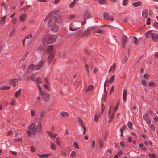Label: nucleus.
Returning <instances> with one entry per match:
<instances>
[{
    "label": "nucleus",
    "mask_w": 158,
    "mask_h": 158,
    "mask_svg": "<svg viewBox=\"0 0 158 158\" xmlns=\"http://www.w3.org/2000/svg\"><path fill=\"white\" fill-rule=\"evenodd\" d=\"M62 21L60 15L58 14L48 21V25L49 27H51L52 31L57 32L58 31L59 27L58 26L55 24V22H56L57 23H61Z\"/></svg>",
    "instance_id": "obj_1"
},
{
    "label": "nucleus",
    "mask_w": 158,
    "mask_h": 158,
    "mask_svg": "<svg viewBox=\"0 0 158 158\" xmlns=\"http://www.w3.org/2000/svg\"><path fill=\"white\" fill-rule=\"evenodd\" d=\"M56 38V35H46L43 38V44L44 45L46 46L48 44L52 43L55 42Z\"/></svg>",
    "instance_id": "obj_2"
},
{
    "label": "nucleus",
    "mask_w": 158,
    "mask_h": 158,
    "mask_svg": "<svg viewBox=\"0 0 158 158\" xmlns=\"http://www.w3.org/2000/svg\"><path fill=\"white\" fill-rule=\"evenodd\" d=\"M35 127V123H33L28 127L29 130L27 131V133L29 136H31L32 135H35L36 133L37 130Z\"/></svg>",
    "instance_id": "obj_3"
},
{
    "label": "nucleus",
    "mask_w": 158,
    "mask_h": 158,
    "mask_svg": "<svg viewBox=\"0 0 158 158\" xmlns=\"http://www.w3.org/2000/svg\"><path fill=\"white\" fill-rule=\"evenodd\" d=\"M146 36L148 38H151L155 42L158 41V34L152 33L151 31H148L146 33Z\"/></svg>",
    "instance_id": "obj_4"
},
{
    "label": "nucleus",
    "mask_w": 158,
    "mask_h": 158,
    "mask_svg": "<svg viewBox=\"0 0 158 158\" xmlns=\"http://www.w3.org/2000/svg\"><path fill=\"white\" fill-rule=\"evenodd\" d=\"M79 24L77 23H73L70 25L69 29L71 31H74L80 28Z\"/></svg>",
    "instance_id": "obj_5"
},
{
    "label": "nucleus",
    "mask_w": 158,
    "mask_h": 158,
    "mask_svg": "<svg viewBox=\"0 0 158 158\" xmlns=\"http://www.w3.org/2000/svg\"><path fill=\"white\" fill-rule=\"evenodd\" d=\"M113 110V106L112 105H110L108 113V117L110 118L109 122H111L112 121L114 116V114L112 113Z\"/></svg>",
    "instance_id": "obj_6"
},
{
    "label": "nucleus",
    "mask_w": 158,
    "mask_h": 158,
    "mask_svg": "<svg viewBox=\"0 0 158 158\" xmlns=\"http://www.w3.org/2000/svg\"><path fill=\"white\" fill-rule=\"evenodd\" d=\"M90 17V12L89 11H86L84 14L83 16V20L84 21H82L81 23L82 25L85 24L86 23L87 19Z\"/></svg>",
    "instance_id": "obj_7"
},
{
    "label": "nucleus",
    "mask_w": 158,
    "mask_h": 158,
    "mask_svg": "<svg viewBox=\"0 0 158 158\" xmlns=\"http://www.w3.org/2000/svg\"><path fill=\"white\" fill-rule=\"evenodd\" d=\"M94 27H89L87 30L84 32L81 35V37H84L87 36L90 34V31H93L94 29Z\"/></svg>",
    "instance_id": "obj_8"
},
{
    "label": "nucleus",
    "mask_w": 158,
    "mask_h": 158,
    "mask_svg": "<svg viewBox=\"0 0 158 158\" xmlns=\"http://www.w3.org/2000/svg\"><path fill=\"white\" fill-rule=\"evenodd\" d=\"M114 77V75H113L111 77V81H110L109 80H106L104 83V92L106 93V86H108L109 84L111 83L113 81Z\"/></svg>",
    "instance_id": "obj_9"
},
{
    "label": "nucleus",
    "mask_w": 158,
    "mask_h": 158,
    "mask_svg": "<svg viewBox=\"0 0 158 158\" xmlns=\"http://www.w3.org/2000/svg\"><path fill=\"white\" fill-rule=\"evenodd\" d=\"M40 95L42 96L43 100L45 102H47L48 101L50 98V95L44 92H42L41 94H40Z\"/></svg>",
    "instance_id": "obj_10"
},
{
    "label": "nucleus",
    "mask_w": 158,
    "mask_h": 158,
    "mask_svg": "<svg viewBox=\"0 0 158 158\" xmlns=\"http://www.w3.org/2000/svg\"><path fill=\"white\" fill-rule=\"evenodd\" d=\"M58 12L57 10H55L53 11H51V12L49 13L46 16L45 18L44 19V22H45L47 21L49 18H50L52 16L54 15L56 13H57Z\"/></svg>",
    "instance_id": "obj_11"
},
{
    "label": "nucleus",
    "mask_w": 158,
    "mask_h": 158,
    "mask_svg": "<svg viewBox=\"0 0 158 158\" xmlns=\"http://www.w3.org/2000/svg\"><path fill=\"white\" fill-rule=\"evenodd\" d=\"M58 12L57 10H55L53 11H51V12L49 13L46 16L45 18L44 19V22H45L47 21L49 18H50L52 16L54 15L56 13H57Z\"/></svg>",
    "instance_id": "obj_12"
},
{
    "label": "nucleus",
    "mask_w": 158,
    "mask_h": 158,
    "mask_svg": "<svg viewBox=\"0 0 158 158\" xmlns=\"http://www.w3.org/2000/svg\"><path fill=\"white\" fill-rule=\"evenodd\" d=\"M58 12L57 10H55L53 11H51V12L49 13L46 16L45 18L44 19V22H45L47 21L49 18H50L52 16L54 15L56 13H57Z\"/></svg>",
    "instance_id": "obj_13"
},
{
    "label": "nucleus",
    "mask_w": 158,
    "mask_h": 158,
    "mask_svg": "<svg viewBox=\"0 0 158 158\" xmlns=\"http://www.w3.org/2000/svg\"><path fill=\"white\" fill-rule=\"evenodd\" d=\"M44 60H42L40 62L36 65L35 67V70H38L40 69L42 66L44 65Z\"/></svg>",
    "instance_id": "obj_14"
},
{
    "label": "nucleus",
    "mask_w": 158,
    "mask_h": 158,
    "mask_svg": "<svg viewBox=\"0 0 158 158\" xmlns=\"http://www.w3.org/2000/svg\"><path fill=\"white\" fill-rule=\"evenodd\" d=\"M55 54V52L54 51H52L49 54L48 57V62L51 63L52 61Z\"/></svg>",
    "instance_id": "obj_15"
},
{
    "label": "nucleus",
    "mask_w": 158,
    "mask_h": 158,
    "mask_svg": "<svg viewBox=\"0 0 158 158\" xmlns=\"http://www.w3.org/2000/svg\"><path fill=\"white\" fill-rule=\"evenodd\" d=\"M27 16V14H22L19 16V19L20 21L21 22H23Z\"/></svg>",
    "instance_id": "obj_16"
},
{
    "label": "nucleus",
    "mask_w": 158,
    "mask_h": 158,
    "mask_svg": "<svg viewBox=\"0 0 158 158\" xmlns=\"http://www.w3.org/2000/svg\"><path fill=\"white\" fill-rule=\"evenodd\" d=\"M104 18L108 20H110L111 21H114V19L113 17L110 15H109L108 13H105L104 14Z\"/></svg>",
    "instance_id": "obj_17"
},
{
    "label": "nucleus",
    "mask_w": 158,
    "mask_h": 158,
    "mask_svg": "<svg viewBox=\"0 0 158 158\" xmlns=\"http://www.w3.org/2000/svg\"><path fill=\"white\" fill-rule=\"evenodd\" d=\"M47 132L48 135V136L51 139L55 138L58 135L57 134L52 133L49 131H47Z\"/></svg>",
    "instance_id": "obj_18"
},
{
    "label": "nucleus",
    "mask_w": 158,
    "mask_h": 158,
    "mask_svg": "<svg viewBox=\"0 0 158 158\" xmlns=\"http://www.w3.org/2000/svg\"><path fill=\"white\" fill-rule=\"evenodd\" d=\"M127 38L126 36H123L122 37V45L123 47H124L125 46L126 43L127 42Z\"/></svg>",
    "instance_id": "obj_19"
},
{
    "label": "nucleus",
    "mask_w": 158,
    "mask_h": 158,
    "mask_svg": "<svg viewBox=\"0 0 158 158\" xmlns=\"http://www.w3.org/2000/svg\"><path fill=\"white\" fill-rule=\"evenodd\" d=\"M148 114L147 113H145L143 116V118L146 121L148 124L149 125L151 123V122L148 118Z\"/></svg>",
    "instance_id": "obj_20"
},
{
    "label": "nucleus",
    "mask_w": 158,
    "mask_h": 158,
    "mask_svg": "<svg viewBox=\"0 0 158 158\" xmlns=\"http://www.w3.org/2000/svg\"><path fill=\"white\" fill-rule=\"evenodd\" d=\"M60 114L63 118L68 117L69 115V113L64 111L60 112Z\"/></svg>",
    "instance_id": "obj_21"
},
{
    "label": "nucleus",
    "mask_w": 158,
    "mask_h": 158,
    "mask_svg": "<svg viewBox=\"0 0 158 158\" xmlns=\"http://www.w3.org/2000/svg\"><path fill=\"white\" fill-rule=\"evenodd\" d=\"M19 80H20V79H19ZM19 80V79L16 78L15 79H12L10 81V83L13 85L14 86H16L15 83L17 82Z\"/></svg>",
    "instance_id": "obj_22"
},
{
    "label": "nucleus",
    "mask_w": 158,
    "mask_h": 158,
    "mask_svg": "<svg viewBox=\"0 0 158 158\" xmlns=\"http://www.w3.org/2000/svg\"><path fill=\"white\" fill-rule=\"evenodd\" d=\"M116 67V63H114L113 64V65H112L110 67V68L109 70V73H110L112 71L113 72H114L115 69Z\"/></svg>",
    "instance_id": "obj_23"
},
{
    "label": "nucleus",
    "mask_w": 158,
    "mask_h": 158,
    "mask_svg": "<svg viewBox=\"0 0 158 158\" xmlns=\"http://www.w3.org/2000/svg\"><path fill=\"white\" fill-rule=\"evenodd\" d=\"M148 10L146 9H144L142 12V15L144 18H147L148 16Z\"/></svg>",
    "instance_id": "obj_24"
},
{
    "label": "nucleus",
    "mask_w": 158,
    "mask_h": 158,
    "mask_svg": "<svg viewBox=\"0 0 158 158\" xmlns=\"http://www.w3.org/2000/svg\"><path fill=\"white\" fill-rule=\"evenodd\" d=\"M93 34H95L96 33H98L101 34H102L104 32V31L99 29H97L95 30H93Z\"/></svg>",
    "instance_id": "obj_25"
},
{
    "label": "nucleus",
    "mask_w": 158,
    "mask_h": 158,
    "mask_svg": "<svg viewBox=\"0 0 158 158\" xmlns=\"http://www.w3.org/2000/svg\"><path fill=\"white\" fill-rule=\"evenodd\" d=\"M119 105V102H118L116 104V106L114 107L113 106V110L112 113L114 114L115 111L118 108Z\"/></svg>",
    "instance_id": "obj_26"
},
{
    "label": "nucleus",
    "mask_w": 158,
    "mask_h": 158,
    "mask_svg": "<svg viewBox=\"0 0 158 158\" xmlns=\"http://www.w3.org/2000/svg\"><path fill=\"white\" fill-rule=\"evenodd\" d=\"M101 116V114L100 113H97L94 116V121L96 122H98V119L99 117Z\"/></svg>",
    "instance_id": "obj_27"
},
{
    "label": "nucleus",
    "mask_w": 158,
    "mask_h": 158,
    "mask_svg": "<svg viewBox=\"0 0 158 158\" xmlns=\"http://www.w3.org/2000/svg\"><path fill=\"white\" fill-rule=\"evenodd\" d=\"M127 92L126 90L124 89L123 91V100L124 102L126 101Z\"/></svg>",
    "instance_id": "obj_28"
},
{
    "label": "nucleus",
    "mask_w": 158,
    "mask_h": 158,
    "mask_svg": "<svg viewBox=\"0 0 158 158\" xmlns=\"http://www.w3.org/2000/svg\"><path fill=\"white\" fill-rule=\"evenodd\" d=\"M78 120L79 121V122L82 127H84L85 126V124L84 122V121L82 120V119L79 117H78Z\"/></svg>",
    "instance_id": "obj_29"
},
{
    "label": "nucleus",
    "mask_w": 158,
    "mask_h": 158,
    "mask_svg": "<svg viewBox=\"0 0 158 158\" xmlns=\"http://www.w3.org/2000/svg\"><path fill=\"white\" fill-rule=\"evenodd\" d=\"M32 37V34L30 33L29 35H27L25 37V39H30V41L29 42V44H30L31 43V42L32 41V40H31V38Z\"/></svg>",
    "instance_id": "obj_30"
},
{
    "label": "nucleus",
    "mask_w": 158,
    "mask_h": 158,
    "mask_svg": "<svg viewBox=\"0 0 158 158\" xmlns=\"http://www.w3.org/2000/svg\"><path fill=\"white\" fill-rule=\"evenodd\" d=\"M54 48L53 46L52 45H50L48 46L47 49V53H49Z\"/></svg>",
    "instance_id": "obj_31"
},
{
    "label": "nucleus",
    "mask_w": 158,
    "mask_h": 158,
    "mask_svg": "<svg viewBox=\"0 0 158 158\" xmlns=\"http://www.w3.org/2000/svg\"><path fill=\"white\" fill-rule=\"evenodd\" d=\"M21 89H19V90L16 91V93L15 94V98H18L19 96L21 94Z\"/></svg>",
    "instance_id": "obj_32"
},
{
    "label": "nucleus",
    "mask_w": 158,
    "mask_h": 158,
    "mask_svg": "<svg viewBox=\"0 0 158 158\" xmlns=\"http://www.w3.org/2000/svg\"><path fill=\"white\" fill-rule=\"evenodd\" d=\"M35 66L33 64H31L28 67V70L27 72H29L30 70H35Z\"/></svg>",
    "instance_id": "obj_33"
},
{
    "label": "nucleus",
    "mask_w": 158,
    "mask_h": 158,
    "mask_svg": "<svg viewBox=\"0 0 158 158\" xmlns=\"http://www.w3.org/2000/svg\"><path fill=\"white\" fill-rule=\"evenodd\" d=\"M56 143L59 146H61V144L60 138L59 137H57L56 139Z\"/></svg>",
    "instance_id": "obj_34"
},
{
    "label": "nucleus",
    "mask_w": 158,
    "mask_h": 158,
    "mask_svg": "<svg viewBox=\"0 0 158 158\" xmlns=\"http://www.w3.org/2000/svg\"><path fill=\"white\" fill-rule=\"evenodd\" d=\"M6 18V15H5L4 17H1V18L0 20V24H2L3 23L5 22Z\"/></svg>",
    "instance_id": "obj_35"
},
{
    "label": "nucleus",
    "mask_w": 158,
    "mask_h": 158,
    "mask_svg": "<svg viewBox=\"0 0 158 158\" xmlns=\"http://www.w3.org/2000/svg\"><path fill=\"white\" fill-rule=\"evenodd\" d=\"M141 2H138L133 3V5L135 7L139 6L141 5Z\"/></svg>",
    "instance_id": "obj_36"
},
{
    "label": "nucleus",
    "mask_w": 158,
    "mask_h": 158,
    "mask_svg": "<svg viewBox=\"0 0 158 158\" xmlns=\"http://www.w3.org/2000/svg\"><path fill=\"white\" fill-rule=\"evenodd\" d=\"M45 114V112L44 111H43L40 113V118H39L40 120H42L44 118Z\"/></svg>",
    "instance_id": "obj_37"
},
{
    "label": "nucleus",
    "mask_w": 158,
    "mask_h": 158,
    "mask_svg": "<svg viewBox=\"0 0 158 158\" xmlns=\"http://www.w3.org/2000/svg\"><path fill=\"white\" fill-rule=\"evenodd\" d=\"M29 54V52H28V51L26 52H25V54H24V56L22 58V59H21L20 60V61H23L25 60V58L28 56V55Z\"/></svg>",
    "instance_id": "obj_38"
},
{
    "label": "nucleus",
    "mask_w": 158,
    "mask_h": 158,
    "mask_svg": "<svg viewBox=\"0 0 158 158\" xmlns=\"http://www.w3.org/2000/svg\"><path fill=\"white\" fill-rule=\"evenodd\" d=\"M17 19L16 18H13L11 22L12 24H15L17 23Z\"/></svg>",
    "instance_id": "obj_39"
},
{
    "label": "nucleus",
    "mask_w": 158,
    "mask_h": 158,
    "mask_svg": "<svg viewBox=\"0 0 158 158\" xmlns=\"http://www.w3.org/2000/svg\"><path fill=\"white\" fill-rule=\"evenodd\" d=\"M16 29L15 28H14L13 29L12 31H11L9 34V36L10 37L12 36L14 34L15 32L16 31Z\"/></svg>",
    "instance_id": "obj_40"
},
{
    "label": "nucleus",
    "mask_w": 158,
    "mask_h": 158,
    "mask_svg": "<svg viewBox=\"0 0 158 158\" xmlns=\"http://www.w3.org/2000/svg\"><path fill=\"white\" fill-rule=\"evenodd\" d=\"M98 3L101 5L105 4L106 2V0H98Z\"/></svg>",
    "instance_id": "obj_41"
},
{
    "label": "nucleus",
    "mask_w": 158,
    "mask_h": 158,
    "mask_svg": "<svg viewBox=\"0 0 158 158\" xmlns=\"http://www.w3.org/2000/svg\"><path fill=\"white\" fill-rule=\"evenodd\" d=\"M42 81V80L40 77H38L36 79V82L38 84L41 83Z\"/></svg>",
    "instance_id": "obj_42"
},
{
    "label": "nucleus",
    "mask_w": 158,
    "mask_h": 158,
    "mask_svg": "<svg viewBox=\"0 0 158 158\" xmlns=\"http://www.w3.org/2000/svg\"><path fill=\"white\" fill-rule=\"evenodd\" d=\"M95 140H93L91 142V145H90L91 148L92 149H94V148L95 147Z\"/></svg>",
    "instance_id": "obj_43"
},
{
    "label": "nucleus",
    "mask_w": 158,
    "mask_h": 158,
    "mask_svg": "<svg viewBox=\"0 0 158 158\" xmlns=\"http://www.w3.org/2000/svg\"><path fill=\"white\" fill-rule=\"evenodd\" d=\"M94 88L93 86L92 85H89L88 89L86 90V92H87L88 91H90L92 90Z\"/></svg>",
    "instance_id": "obj_44"
},
{
    "label": "nucleus",
    "mask_w": 158,
    "mask_h": 158,
    "mask_svg": "<svg viewBox=\"0 0 158 158\" xmlns=\"http://www.w3.org/2000/svg\"><path fill=\"white\" fill-rule=\"evenodd\" d=\"M51 148L52 150H55L56 145L55 144L52 143H51L50 144Z\"/></svg>",
    "instance_id": "obj_45"
},
{
    "label": "nucleus",
    "mask_w": 158,
    "mask_h": 158,
    "mask_svg": "<svg viewBox=\"0 0 158 158\" xmlns=\"http://www.w3.org/2000/svg\"><path fill=\"white\" fill-rule=\"evenodd\" d=\"M41 128L42 127L41 124H39L37 126L36 129L38 131H40L41 129Z\"/></svg>",
    "instance_id": "obj_46"
},
{
    "label": "nucleus",
    "mask_w": 158,
    "mask_h": 158,
    "mask_svg": "<svg viewBox=\"0 0 158 158\" xmlns=\"http://www.w3.org/2000/svg\"><path fill=\"white\" fill-rule=\"evenodd\" d=\"M82 30H78L76 32V35H79V36L81 35H81L82 34Z\"/></svg>",
    "instance_id": "obj_47"
},
{
    "label": "nucleus",
    "mask_w": 158,
    "mask_h": 158,
    "mask_svg": "<svg viewBox=\"0 0 158 158\" xmlns=\"http://www.w3.org/2000/svg\"><path fill=\"white\" fill-rule=\"evenodd\" d=\"M105 93V95H103L102 98V100L104 101H105V100H106V96H107V93L106 92Z\"/></svg>",
    "instance_id": "obj_48"
},
{
    "label": "nucleus",
    "mask_w": 158,
    "mask_h": 158,
    "mask_svg": "<svg viewBox=\"0 0 158 158\" xmlns=\"http://www.w3.org/2000/svg\"><path fill=\"white\" fill-rule=\"evenodd\" d=\"M61 57L63 58H65L66 57V53L64 52H62L61 54Z\"/></svg>",
    "instance_id": "obj_49"
},
{
    "label": "nucleus",
    "mask_w": 158,
    "mask_h": 158,
    "mask_svg": "<svg viewBox=\"0 0 158 158\" xmlns=\"http://www.w3.org/2000/svg\"><path fill=\"white\" fill-rule=\"evenodd\" d=\"M128 58L126 56L122 60V62L123 64L125 63L128 60Z\"/></svg>",
    "instance_id": "obj_50"
},
{
    "label": "nucleus",
    "mask_w": 158,
    "mask_h": 158,
    "mask_svg": "<svg viewBox=\"0 0 158 158\" xmlns=\"http://www.w3.org/2000/svg\"><path fill=\"white\" fill-rule=\"evenodd\" d=\"M10 87L7 86H3L0 88V90H8L10 89Z\"/></svg>",
    "instance_id": "obj_51"
},
{
    "label": "nucleus",
    "mask_w": 158,
    "mask_h": 158,
    "mask_svg": "<svg viewBox=\"0 0 158 158\" xmlns=\"http://www.w3.org/2000/svg\"><path fill=\"white\" fill-rule=\"evenodd\" d=\"M128 3V1L127 0H124L122 4L123 6H126Z\"/></svg>",
    "instance_id": "obj_52"
},
{
    "label": "nucleus",
    "mask_w": 158,
    "mask_h": 158,
    "mask_svg": "<svg viewBox=\"0 0 158 158\" xmlns=\"http://www.w3.org/2000/svg\"><path fill=\"white\" fill-rule=\"evenodd\" d=\"M139 146L141 148L142 150H146V148L145 147L143 144H139Z\"/></svg>",
    "instance_id": "obj_53"
},
{
    "label": "nucleus",
    "mask_w": 158,
    "mask_h": 158,
    "mask_svg": "<svg viewBox=\"0 0 158 158\" xmlns=\"http://www.w3.org/2000/svg\"><path fill=\"white\" fill-rule=\"evenodd\" d=\"M132 123L131 122H128L127 124V126L128 127L131 129H132L133 128L132 127Z\"/></svg>",
    "instance_id": "obj_54"
},
{
    "label": "nucleus",
    "mask_w": 158,
    "mask_h": 158,
    "mask_svg": "<svg viewBox=\"0 0 158 158\" xmlns=\"http://www.w3.org/2000/svg\"><path fill=\"white\" fill-rule=\"evenodd\" d=\"M76 152L74 151H72L70 154V156H71V157H74L76 156Z\"/></svg>",
    "instance_id": "obj_55"
},
{
    "label": "nucleus",
    "mask_w": 158,
    "mask_h": 158,
    "mask_svg": "<svg viewBox=\"0 0 158 158\" xmlns=\"http://www.w3.org/2000/svg\"><path fill=\"white\" fill-rule=\"evenodd\" d=\"M74 147L77 149H78L79 148V146L78 143L76 142H74Z\"/></svg>",
    "instance_id": "obj_56"
},
{
    "label": "nucleus",
    "mask_w": 158,
    "mask_h": 158,
    "mask_svg": "<svg viewBox=\"0 0 158 158\" xmlns=\"http://www.w3.org/2000/svg\"><path fill=\"white\" fill-rule=\"evenodd\" d=\"M35 110L32 109L31 110V114L32 117L34 116L35 115Z\"/></svg>",
    "instance_id": "obj_57"
},
{
    "label": "nucleus",
    "mask_w": 158,
    "mask_h": 158,
    "mask_svg": "<svg viewBox=\"0 0 158 158\" xmlns=\"http://www.w3.org/2000/svg\"><path fill=\"white\" fill-rule=\"evenodd\" d=\"M37 87H38V89L39 90L40 92V93H39V94H41L42 92H44L43 91H42L41 88V86L40 85H37Z\"/></svg>",
    "instance_id": "obj_58"
},
{
    "label": "nucleus",
    "mask_w": 158,
    "mask_h": 158,
    "mask_svg": "<svg viewBox=\"0 0 158 158\" xmlns=\"http://www.w3.org/2000/svg\"><path fill=\"white\" fill-rule=\"evenodd\" d=\"M149 156L150 158H156V155L154 154H149Z\"/></svg>",
    "instance_id": "obj_59"
},
{
    "label": "nucleus",
    "mask_w": 158,
    "mask_h": 158,
    "mask_svg": "<svg viewBox=\"0 0 158 158\" xmlns=\"http://www.w3.org/2000/svg\"><path fill=\"white\" fill-rule=\"evenodd\" d=\"M30 5H27L23 9L24 12L26 11L30 8Z\"/></svg>",
    "instance_id": "obj_60"
},
{
    "label": "nucleus",
    "mask_w": 158,
    "mask_h": 158,
    "mask_svg": "<svg viewBox=\"0 0 158 158\" xmlns=\"http://www.w3.org/2000/svg\"><path fill=\"white\" fill-rule=\"evenodd\" d=\"M85 68L86 70V71L87 72V75L89 74V67L88 65L87 64H86L85 66Z\"/></svg>",
    "instance_id": "obj_61"
},
{
    "label": "nucleus",
    "mask_w": 158,
    "mask_h": 158,
    "mask_svg": "<svg viewBox=\"0 0 158 158\" xmlns=\"http://www.w3.org/2000/svg\"><path fill=\"white\" fill-rule=\"evenodd\" d=\"M149 85L151 86H155L156 85V84L153 82L151 81L149 83Z\"/></svg>",
    "instance_id": "obj_62"
},
{
    "label": "nucleus",
    "mask_w": 158,
    "mask_h": 158,
    "mask_svg": "<svg viewBox=\"0 0 158 158\" xmlns=\"http://www.w3.org/2000/svg\"><path fill=\"white\" fill-rule=\"evenodd\" d=\"M37 155L40 158L46 157L45 154H43L42 155L38 154Z\"/></svg>",
    "instance_id": "obj_63"
},
{
    "label": "nucleus",
    "mask_w": 158,
    "mask_h": 158,
    "mask_svg": "<svg viewBox=\"0 0 158 158\" xmlns=\"http://www.w3.org/2000/svg\"><path fill=\"white\" fill-rule=\"evenodd\" d=\"M153 27L156 28L158 29V23L157 22H155L154 23Z\"/></svg>",
    "instance_id": "obj_64"
}]
</instances>
